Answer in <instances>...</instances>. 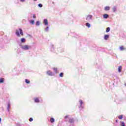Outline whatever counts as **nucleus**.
I'll return each mask as SVG.
<instances>
[{"label": "nucleus", "mask_w": 126, "mask_h": 126, "mask_svg": "<svg viewBox=\"0 0 126 126\" xmlns=\"http://www.w3.org/2000/svg\"><path fill=\"white\" fill-rule=\"evenodd\" d=\"M59 76H60V77H63V73H61Z\"/></svg>", "instance_id": "29"}, {"label": "nucleus", "mask_w": 126, "mask_h": 126, "mask_svg": "<svg viewBox=\"0 0 126 126\" xmlns=\"http://www.w3.org/2000/svg\"><path fill=\"white\" fill-rule=\"evenodd\" d=\"M29 121H30V122H32L33 118H30Z\"/></svg>", "instance_id": "31"}, {"label": "nucleus", "mask_w": 126, "mask_h": 126, "mask_svg": "<svg viewBox=\"0 0 126 126\" xmlns=\"http://www.w3.org/2000/svg\"><path fill=\"white\" fill-rule=\"evenodd\" d=\"M116 123H118V120H116Z\"/></svg>", "instance_id": "37"}, {"label": "nucleus", "mask_w": 126, "mask_h": 126, "mask_svg": "<svg viewBox=\"0 0 126 126\" xmlns=\"http://www.w3.org/2000/svg\"><path fill=\"white\" fill-rule=\"evenodd\" d=\"M39 7H43V5L41 3L38 4Z\"/></svg>", "instance_id": "30"}, {"label": "nucleus", "mask_w": 126, "mask_h": 126, "mask_svg": "<svg viewBox=\"0 0 126 126\" xmlns=\"http://www.w3.org/2000/svg\"><path fill=\"white\" fill-rule=\"evenodd\" d=\"M19 30L20 31V35H21V36H23V35H24V34L23 33V31H22V29H19Z\"/></svg>", "instance_id": "8"}, {"label": "nucleus", "mask_w": 126, "mask_h": 126, "mask_svg": "<svg viewBox=\"0 0 126 126\" xmlns=\"http://www.w3.org/2000/svg\"><path fill=\"white\" fill-rule=\"evenodd\" d=\"M125 86H126V84H125Z\"/></svg>", "instance_id": "38"}, {"label": "nucleus", "mask_w": 126, "mask_h": 126, "mask_svg": "<svg viewBox=\"0 0 126 126\" xmlns=\"http://www.w3.org/2000/svg\"><path fill=\"white\" fill-rule=\"evenodd\" d=\"M110 30H111V28L110 27H108L106 28V32L107 33L110 32Z\"/></svg>", "instance_id": "22"}, {"label": "nucleus", "mask_w": 126, "mask_h": 126, "mask_svg": "<svg viewBox=\"0 0 126 126\" xmlns=\"http://www.w3.org/2000/svg\"><path fill=\"white\" fill-rule=\"evenodd\" d=\"M45 32H49V27H47L45 29Z\"/></svg>", "instance_id": "26"}, {"label": "nucleus", "mask_w": 126, "mask_h": 126, "mask_svg": "<svg viewBox=\"0 0 126 126\" xmlns=\"http://www.w3.org/2000/svg\"><path fill=\"white\" fill-rule=\"evenodd\" d=\"M34 1H37V0H33Z\"/></svg>", "instance_id": "36"}, {"label": "nucleus", "mask_w": 126, "mask_h": 126, "mask_svg": "<svg viewBox=\"0 0 126 126\" xmlns=\"http://www.w3.org/2000/svg\"><path fill=\"white\" fill-rule=\"evenodd\" d=\"M120 126H126V124L125 123V122L121 121V122H120Z\"/></svg>", "instance_id": "14"}, {"label": "nucleus", "mask_w": 126, "mask_h": 126, "mask_svg": "<svg viewBox=\"0 0 126 126\" xmlns=\"http://www.w3.org/2000/svg\"><path fill=\"white\" fill-rule=\"evenodd\" d=\"M36 25L37 26H40V22L37 21L36 23Z\"/></svg>", "instance_id": "28"}, {"label": "nucleus", "mask_w": 126, "mask_h": 126, "mask_svg": "<svg viewBox=\"0 0 126 126\" xmlns=\"http://www.w3.org/2000/svg\"><path fill=\"white\" fill-rule=\"evenodd\" d=\"M16 35H17L18 37H20V33L17 30H16Z\"/></svg>", "instance_id": "9"}, {"label": "nucleus", "mask_w": 126, "mask_h": 126, "mask_svg": "<svg viewBox=\"0 0 126 126\" xmlns=\"http://www.w3.org/2000/svg\"><path fill=\"white\" fill-rule=\"evenodd\" d=\"M10 109V102H7V110L8 112H9V110Z\"/></svg>", "instance_id": "6"}, {"label": "nucleus", "mask_w": 126, "mask_h": 126, "mask_svg": "<svg viewBox=\"0 0 126 126\" xmlns=\"http://www.w3.org/2000/svg\"><path fill=\"white\" fill-rule=\"evenodd\" d=\"M53 70L56 72V73H58V72H59V71L57 68H54Z\"/></svg>", "instance_id": "23"}, {"label": "nucleus", "mask_w": 126, "mask_h": 126, "mask_svg": "<svg viewBox=\"0 0 126 126\" xmlns=\"http://www.w3.org/2000/svg\"><path fill=\"white\" fill-rule=\"evenodd\" d=\"M25 0H20V1H21L22 2H23V1H24Z\"/></svg>", "instance_id": "34"}, {"label": "nucleus", "mask_w": 126, "mask_h": 126, "mask_svg": "<svg viewBox=\"0 0 126 126\" xmlns=\"http://www.w3.org/2000/svg\"><path fill=\"white\" fill-rule=\"evenodd\" d=\"M112 10H113V12H116V11H117V7L116 6H114L112 8Z\"/></svg>", "instance_id": "15"}, {"label": "nucleus", "mask_w": 126, "mask_h": 126, "mask_svg": "<svg viewBox=\"0 0 126 126\" xmlns=\"http://www.w3.org/2000/svg\"><path fill=\"white\" fill-rule=\"evenodd\" d=\"M122 71V66H119L118 67V72H121Z\"/></svg>", "instance_id": "21"}, {"label": "nucleus", "mask_w": 126, "mask_h": 126, "mask_svg": "<svg viewBox=\"0 0 126 126\" xmlns=\"http://www.w3.org/2000/svg\"><path fill=\"white\" fill-rule=\"evenodd\" d=\"M86 25L87 27H88V28H90V27H91V25L89 23H87Z\"/></svg>", "instance_id": "19"}, {"label": "nucleus", "mask_w": 126, "mask_h": 126, "mask_svg": "<svg viewBox=\"0 0 126 126\" xmlns=\"http://www.w3.org/2000/svg\"><path fill=\"white\" fill-rule=\"evenodd\" d=\"M34 102L35 103H39V102H40V100H39V98H34Z\"/></svg>", "instance_id": "16"}, {"label": "nucleus", "mask_w": 126, "mask_h": 126, "mask_svg": "<svg viewBox=\"0 0 126 126\" xmlns=\"http://www.w3.org/2000/svg\"><path fill=\"white\" fill-rule=\"evenodd\" d=\"M69 117V116L67 115V116H66L65 117V119H67V118H68Z\"/></svg>", "instance_id": "32"}, {"label": "nucleus", "mask_w": 126, "mask_h": 126, "mask_svg": "<svg viewBox=\"0 0 126 126\" xmlns=\"http://www.w3.org/2000/svg\"><path fill=\"white\" fill-rule=\"evenodd\" d=\"M47 74L48 75H49L50 76H53L54 75V73H53L52 71L48 70L47 72Z\"/></svg>", "instance_id": "5"}, {"label": "nucleus", "mask_w": 126, "mask_h": 126, "mask_svg": "<svg viewBox=\"0 0 126 126\" xmlns=\"http://www.w3.org/2000/svg\"><path fill=\"white\" fill-rule=\"evenodd\" d=\"M30 22L32 25H34V24H35V21L33 20H31Z\"/></svg>", "instance_id": "17"}, {"label": "nucleus", "mask_w": 126, "mask_h": 126, "mask_svg": "<svg viewBox=\"0 0 126 126\" xmlns=\"http://www.w3.org/2000/svg\"><path fill=\"white\" fill-rule=\"evenodd\" d=\"M0 122H1V118H0Z\"/></svg>", "instance_id": "35"}, {"label": "nucleus", "mask_w": 126, "mask_h": 126, "mask_svg": "<svg viewBox=\"0 0 126 126\" xmlns=\"http://www.w3.org/2000/svg\"><path fill=\"white\" fill-rule=\"evenodd\" d=\"M21 43H25L26 42V39L24 38H22L21 39Z\"/></svg>", "instance_id": "13"}, {"label": "nucleus", "mask_w": 126, "mask_h": 126, "mask_svg": "<svg viewBox=\"0 0 126 126\" xmlns=\"http://www.w3.org/2000/svg\"><path fill=\"white\" fill-rule=\"evenodd\" d=\"M50 122H51V123H54L55 122V119L53 118H50Z\"/></svg>", "instance_id": "24"}, {"label": "nucleus", "mask_w": 126, "mask_h": 126, "mask_svg": "<svg viewBox=\"0 0 126 126\" xmlns=\"http://www.w3.org/2000/svg\"><path fill=\"white\" fill-rule=\"evenodd\" d=\"M68 122H69V123H70V124H73V123H74V119L69 118Z\"/></svg>", "instance_id": "7"}, {"label": "nucleus", "mask_w": 126, "mask_h": 126, "mask_svg": "<svg viewBox=\"0 0 126 126\" xmlns=\"http://www.w3.org/2000/svg\"><path fill=\"white\" fill-rule=\"evenodd\" d=\"M109 34H105L104 37V40H107L109 38Z\"/></svg>", "instance_id": "10"}, {"label": "nucleus", "mask_w": 126, "mask_h": 126, "mask_svg": "<svg viewBox=\"0 0 126 126\" xmlns=\"http://www.w3.org/2000/svg\"><path fill=\"white\" fill-rule=\"evenodd\" d=\"M93 17V16H92V15H89L87 16L86 19L87 21L89 22L90 21V20L92 19Z\"/></svg>", "instance_id": "2"}, {"label": "nucleus", "mask_w": 126, "mask_h": 126, "mask_svg": "<svg viewBox=\"0 0 126 126\" xmlns=\"http://www.w3.org/2000/svg\"><path fill=\"white\" fill-rule=\"evenodd\" d=\"M83 104V101L82 100H80V105L79 106V109H80L81 110H82L83 109V106H82V104Z\"/></svg>", "instance_id": "3"}, {"label": "nucleus", "mask_w": 126, "mask_h": 126, "mask_svg": "<svg viewBox=\"0 0 126 126\" xmlns=\"http://www.w3.org/2000/svg\"><path fill=\"white\" fill-rule=\"evenodd\" d=\"M3 81H4L3 78L0 79V83H3Z\"/></svg>", "instance_id": "27"}, {"label": "nucleus", "mask_w": 126, "mask_h": 126, "mask_svg": "<svg viewBox=\"0 0 126 126\" xmlns=\"http://www.w3.org/2000/svg\"><path fill=\"white\" fill-rule=\"evenodd\" d=\"M110 7L109 6H106L104 7V10L106 11H108V10H109V9H110Z\"/></svg>", "instance_id": "12"}, {"label": "nucleus", "mask_w": 126, "mask_h": 126, "mask_svg": "<svg viewBox=\"0 0 126 126\" xmlns=\"http://www.w3.org/2000/svg\"><path fill=\"white\" fill-rule=\"evenodd\" d=\"M119 49H120V51H125V50H126V49L125 48H124V46H120L119 47Z\"/></svg>", "instance_id": "18"}, {"label": "nucleus", "mask_w": 126, "mask_h": 126, "mask_svg": "<svg viewBox=\"0 0 126 126\" xmlns=\"http://www.w3.org/2000/svg\"><path fill=\"white\" fill-rule=\"evenodd\" d=\"M25 82L28 84H29V83H30V81L28 79H25Z\"/></svg>", "instance_id": "25"}, {"label": "nucleus", "mask_w": 126, "mask_h": 126, "mask_svg": "<svg viewBox=\"0 0 126 126\" xmlns=\"http://www.w3.org/2000/svg\"><path fill=\"white\" fill-rule=\"evenodd\" d=\"M43 23H44V25L46 26H48V25H49V22H48V20L47 19H44Z\"/></svg>", "instance_id": "4"}, {"label": "nucleus", "mask_w": 126, "mask_h": 126, "mask_svg": "<svg viewBox=\"0 0 126 126\" xmlns=\"http://www.w3.org/2000/svg\"><path fill=\"white\" fill-rule=\"evenodd\" d=\"M20 47L21 49L24 50V51H28L32 49V47L28 45H22L21 44H20Z\"/></svg>", "instance_id": "1"}, {"label": "nucleus", "mask_w": 126, "mask_h": 126, "mask_svg": "<svg viewBox=\"0 0 126 126\" xmlns=\"http://www.w3.org/2000/svg\"><path fill=\"white\" fill-rule=\"evenodd\" d=\"M33 18H36V15H33Z\"/></svg>", "instance_id": "33"}, {"label": "nucleus", "mask_w": 126, "mask_h": 126, "mask_svg": "<svg viewBox=\"0 0 126 126\" xmlns=\"http://www.w3.org/2000/svg\"><path fill=\"white\" fill-rule=\"evenodd\" d=\"M118 118L119 120H123V119H124V115H120L118 116Z\"/></svg>", "instance_id": "20"}, {"label": "nucleus", "mask_w": 126, "mask_h": 126, "mask_svg": "<svg viewBox=\"0 0 126 126\" xmlns=\"http://www.w3.org/2000/svg\"><path fill=\"white\" fill-rule=\"evenodd\" d=\"M103 18H105V19H107V18H109V15L107 14H105L103 15Z\"/></svg>", "instance_id": "11"}]
</instances>
